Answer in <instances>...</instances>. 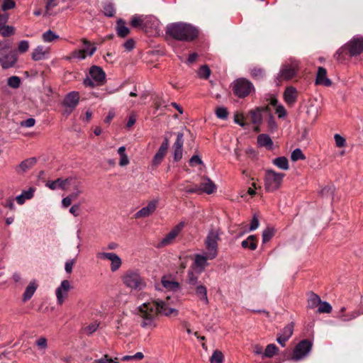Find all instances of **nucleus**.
<instances>
[{"label": "nucleus", "instance_id": "obj_29", "mask_svg": "<svg viewBox=\"0 0 363 363\" xmlns=\"http://www.w3.org/2000/svg\"><path fill=\"white\" fill-rule=\"evenodd\" d=\"M34 189L30 188L28 190H24L22 193L16 197V201L19 205H23L26 200L30 199L33 196Z\"/></svg>", "mask_w": 363, "mask_h": 363}, {"label": "nucleus", "instance_id": "obj_57", "mask_svg": "<svg viewBox=\"0 0 363 363\" xmlns=\"http://www.w3.org/2000/svg\"><path fill=\"white\" fill-rule=\"evenodd\" d=\"M57 4L56 0H47L45 15L50 16L52 14V9L55 8Z\"/></svg>", "mask_w": 363, "mask_h": 363}, {"label": "nucleus", "instance_id": "obj_5", "mask_svg": "<svg viewBox=\"0 0 363 363\" xmlns=\"http://www.w3.org/2000/svg\"><path fill=\"white\" fill-rule=\"evenodd\" d=\"M285 174L272 169H267L264 175V188L267 192L278 190L282 183Z\"/></svg>", "mask_w": 363, "mask_h": 363}, {"label": "nucleus", "instance_id": "obj_61", "mask_svg": "<svg viewBox=\"0 0 363 363\" xmlns=\"http://www.w3.org/2000/svg\"><path fill=\"white\" fill-rule=\"evenodd\" d=\"M162 284L164 288L169 289H173L177 288L179 286L177 282L166 280L164 279L162 280Z\"/></svg>", "mask_w": 363, "mask_h": 363}, {"label": "nucleus", "instance_id": "obj_4", "mask_svg": "<svg viewBox=\"0 0 363 363\" xmlns=\"http://www.w3.org/2000/svg\"><path fill=\"white\" fill-rule=\"evenodd\" d=\"M363 52V38L359 35L353 37L348 43L341 47L336 52V55L344 53L351 57L360 55Z\"/></svg>", "mask_w": 363, "mask_h": 363}, {"label": "nucleus", "instance_id": "obj_53", "mask_svg": "<svg viewBox=\"0 0 363 363\" xmlns=\"http://www.w3.org/2000/svg\"><path fill=\"white\" fill-rule=\"evenodd\" d=\"M99 326V324L97 322H93L90 323L89 325L84 328V332L87 335H91L94 332H96Z\"/></svg>", "mask_w": 363, "mask_h": 363}, {"label": "nucleus", "instance_id": "obj_31", "mask_svg": "<svg viewBox=\"0 0 363 363\" xmlns=\"http://www.w3.org/2000/svg\"><path fill=\"white\" fill-rule=\"evenodd\" d=\"M167 152V149L164 148L163 147H160L159 150L153 157L152 164L154 166H158L162 161L163 160L164 156L166 155Z\"/></svg>", "mask_w": 363, "mask_h": 363}, {"label": "nucleus", "instance_id": "obj_3", "mask_svg": "<svg viewBox=\"0 0 363 363\" xmlns=\"http://www.w3.org/2000/svg\"><path fill=\"white\" fill-rule=\"evenodd\" d=\"M124 285L131 290L140 291L146 287V282L138 270L129 269L121 277Z\"/></svg>", "mask_w": 363, "mask_h": 363}, {"label": "nucleus", "instance_id": "obj_64", "mask_svg": "<svg viewBox=\"0 0 363 363\" xmlns=\"http://www.w3.org/2000/svg\"><path fill=\"white\" fill-rule=\"evenodd\" d=\"M234 121L242 128H245L248 125L247 123L244 122V116L242 114H236L234 118Z\"/></svg>", "mask_w": 363, "mask_h": 363}, {"label": "nucleus", "instance_id": "obj_9", "mask_svg": "<svg viewBox=\"0 0 363 363\" xmlns=\"http://www.w3.org/2000/svg\"><path fill=\"white\" fill-rule=\"evenodd\" d=\"M298 62L295 59H290V62H285L281 67L280 71L277 76V80L280 82L282 79L289 80L292 79L297 73Z\"/></svg>", "mask_w": 363, "mask_h": 363}, {"label": "nucleus", "instance_id": "obj_18", "mask_svg": "<svg viewBox=\"0 0 363 363\" xmlns=\"http://www.w3.org/2000/svg\"><path fill=\"white\" fill-rule=\"evenodd\" d=\"M208 259H210L208 257V253H205V255H196L195 259L194 262V267L198 269V273L201 274L204 269L205 267L208 265L207 262Z\"/></svg>", "mask_w": 363, "mask_h": 363}, {"label": "nucleus", "instance_id": "obj_63", "mask_svg": "<svg viewBox=\"0 0 363 363\" xmlns=\"http://www.w3.org/2000/svg\"><path fill=\"white\" fill-rule=\"evenodd\" d=\"M335 144L338 147H342L345 146V139L339 134H335L334 136Z\"/></svg>", "mask_w": 363, "mask_h": 363}, {"label": "nucleus", "instance_id": "obj_43", "mask_svg": "<svg viewBox=\"0 0 363 363\" xmlns=\"http://www.w3.org/2000/svg\"><path fill=\"white\" fill-rule=\"evenodd\" d=\"M14 33L15 28L11 26L0 27V35L4 38L10 37L13 35Z\"/></svg>", "mask_w": 363, "mask_h": 363}, {"label": "nucleus", "instance_id": "obj_14", "mask_svg": "<svg viewBox=\"0 0 363 363\" xmlns=\"http://www.w3.org/2000/svg\"><path fill=\"white\" fill-rule=\"evenodd\" d=\"M18 61V53L16 50H11L7 53L0 52V65L3 69H7L13 67Z\"/></svg>", "mask_w": 363, "mask_h": 363}, {"label": "nucleus", "instance_id": "obj_7", "mask_svg": "<svg viewBox=\"0 0 363 363\" xmlns=\"http://www.w3.org/2000/svg\"><path fill=\"white\" fill-rule=\"evenodd\" d=\"M232 89L235 96L245 98L255 91L252 83L245 78L235 79L232 84Z\"/></svg>", "mask_w": 363, "mask_h": 363}, {"label": "nucleus", "instance_id": "obj_40", "mask_svg": "<svg viewBox=\"0 0 363 363\" xmlns=\"http://www.w3.org/2000/svg\"><path fill=\"white\" fill-rule=\"evenodd\" d=\"M179 189L182 191H184L187 194H199V185L194 184L192 186H184L183 184L179 185Z\"/></svg>", "mask_w": 363, "mask_h": 363}, {"label": "nucleus", "instance_id": "obj_15", "mask_svg": "<svg viewBox=\"0 0 363 363\" xmlns=\"http://www.w3.org/2000/svg\"><path fill=\"white\" fill-rule=\"evenodd\" d=\"M158 203L159 199H153L152 200L150 201L146 206L143 207L135 214V218H143L149 217L155 211Z\"/></svg>", "mask_w": 363, "mask_h": 363}, {"label": "nucleus", "instance_id": "obj_56", "mask_svg": "<svg viewBox=\"0 0 363 363\" xmlns=\"http://www.w3.org/2000/svg\"><path fill=\"white\" fill-rule=\"evenodd\" d=\"M116 360V358L113 359L108 354H104L101 358L95 359L94 363H118Z\"/></svg>", "mask_w": 363, "mask_h": 363}, {"label": "nucleus", "instance_id": "obj_52", "mask_svg": "<svg viewBox=\"0 0 363 363\" xmlns=\"http://www.w3.org/2000/svg\"><path fill=\"white\" fill-rule=\"evenodd\" d=\"M211 70L209 67L206 65L201 66L198 72V74L199 77L203 79H208L210 76Z\"/></svg>", "mask_w": 363, "mask_h": 363}, {"label": "nucleus", "instance_id": "obj_17", "mask_svg": "<svg viewBox=\"0 0 363 363\" xmlns=\"http://www.w3.org/2000/svg\"><path fill=\"white\" fill-rule=\"evenodd\" d=\"M79 100V93L77 91L69 92L63 101V105L69 108V112L77 106Z\"/></svg>", "mask_w": 363, "mask_h": 363}, {"label": "nucleus", "instance_id": "obj_47", "mask_svg": "<svg viewBox=\"0 0 363 363\" xmlns=\"http://www.w3.org/2000/svg\"><path fill=\"white\" fill-rule=\"evenodd\" d=\"M278 347L274 344H269L267 346L264 356L267 357H272L277 352Z\"/></svg>", "mask_w": 363, "mask_h": 363}, {"label": "nucleus", "instance_id": "obj_50", "mask_svg": "<svg viewBox=\"0 0 363 363\" xmlns=\"http://www.w3.org/2000/svg\"><path fill=\"white\" fill-rule=\"evenodd\" d=\"M30 47L29 42L26 40H21L18 44V50L17 52L20 54H23L26 52Z\"/></svg>", "mask_w": 363, "mask_h": 363}, {"label": "nucleus", "instance_id": "obj_23", "mask_svg": "<svg viewBox=\"0 0 363 363\" xmlns=\"http://www.w3.org/2000/svg\"><path fill=\"white\" fill-rule=\"evenodd\" d=\"M199 193L204 192L207 194H213L216 190V185L213 181L206 178L199 186Z\"/></svg>", "mask_w": 363, "mask_h": 363}, {"label": "nucleus", "instance_id": "obj_55", "mask_svg": "<svg viewBox=\"0 0 363 363\" xmlns=\"http://www.w3.org/2000/svg\"><path fill=\"white\" fill-rule=\"evenodd\" d=\"M184 145V134L178 133L177 134V139L173 145L174 149H182Z\"/></svg>", "mask_w": 363, "mask_h": 363}, {"label": "nucleus", "instance_id": "obj_45", "mask_svg": "<svg viewBox=\"0 0 363 363\" xmlns=\"http://www.w3.org/2000/svg\"><path fill=\"white\" fill-rule=\"evenodd\" d=\"M319 307L318 308V313H329L332 311L331 305L327 301H321L319 303Z\"/></svg>", "mask_w": 363, "mask_h": 363}, {"label": "nucleus", "instance_id": "obj_33", "mask_svg": "<svg viewBox=\"0 0 363 363\" xmlns=\"http://www.w3.org/2000/svg\"><path fill=\"white\" fill-rule=\"evenodd\" d=\"M35 345L37 347L38 350L42 354H45L48 348V340L43 336L38 337L35 340Z\"/></svg>", "mask_w": 363, "mask_h": 363}, {"label": "nucleus", "instance_id": "obj_12", "mask_svg": "<svg viewBox=\"0 0 363 363\" xmlns=\"http://www.w3.org/2000/svg\"><path fill=\"white\" fill-rule=\"evenodd\" d=\"M96 257L100 259H108L111 262V270L113 272L118 271L122 265L121 257L113 252H101L96 254Z\"/></svg>", "mask_w": 363, "mask_h": 363}, {"label": "nucleus", "instance_id": "obj_10", "mask_svg": "<svg viewBox=\"0 0 363 363\" xmlns=\"http://www.w3.org/2000/svg\"><path fill=\"white\" fill-rule=\"evenodd\" d=\"M149 24H150V28L155 31H157L159 28V21L155 17H147L143 18L138 16H134L131 21L130 25L133 28H139L142 27L146 32H147V29L149 28Z\"/></svg>", "mask_w": 363, "mask_h": 363}, {"label": "nucleus", "instance_id": "obj_20", "mask_svg": "<svg viewBox=\"0 0 363 363\" xmlns=\"http://www.w3.org/2000/svg\"><path fill=\"white\" fill-rule=\"evenodd\" d=\"M49 50L42 45L37 46L33 51L31 58L34 61H40L48 57Z\"/></svg>", "mask_w": 363, "mask_h": 363}, {"label": "nucleus", "instance_id": "obj_21", "mask_svg": "<svg viewBox=\"0 0 363 363\" xmlns=\"http://www.w3.org/2000/svg\"><path fill=\"white\" fill-rule=\"evenodd\" d=\"M257 145L261 147H265L267 150L273 149V141L267 134L262 133L257 136Z\"/></svg>", "mask_w": 363, "mask_h": 363}, {"label": "nucleus", "instance_id": "obj_44", "mask_svg": "<svg viewBox=\"0 0 363 363\" xmlns=\"http://www.w3.org/2000/svg\"><path fill=\"white\" fill-rule=\"evenodd\" d=\"M199 274H196L193 271H189L187 273V281L189 285L196 286L198 285Z\"/></svg>", "mask_w": 363, "mask_h": 363}, {"label": "nucleus", "instance_id": "obj_39", "mask_svg": "<svg viewBox=\"0 0 363 363\" xmlns=\"http://www.w3.org/2000/svg\"><path fill=\"white\" fill-rule=\"evenodd\" d=\"M335 190V187L333 185L326 186L321 189L320 194L322 196L328 197L333 200L334 197Z\"/></svg>", "mask_w": 363, "mask_h": 363}, {"label": "nucleus", "instance_id": "obj_41", "mask_svg": "<svg viewBox=\"0 0 363 363\" xmlns=\"http://www.w3.org/2000/svg\"><path fill=\"white\" fill-rule=\"evenodd\" d=\"M43 40L45 43L52 42L59 38V35L55 34L51 30H48L43 34Z\"/></svg>", "mask_w": 363, "mask_h": 363}, {"label": "nucleus", "instance_id": "obj_2", "mask_svg": "<svg viewBox=\"0 0 363 363\" xmlns=\"http://www.w3.org/2000/svg\"><path fill=\"white\" fill-rule=\"evenodd\" d=\"M167 33L175 39L189 41L196 38L198 30L190 24L178 22L167 26Z\"/></svg>", "mask_w": 363, "mask_h": 363}, {"label": "nucleus", "instance_id": "obj_59", "mask_svg": "<svg viewBox=\"0 0 363 363\" xmlns=\"http://www.w3.org/2000/svg\"><path fill=\"white\" fill-rule=\"evenodd\" d=\"M228 112L224 107H218L216 111V115L218 118L226 119Z\"/></svg>", "mask_w": 363, "mask_h": 363}, {"label": "nucleus", "instance_id": "obj_48", "mask_svg": "<svg viewBox=\"0 0 363 363\" xmlns=\"http://www.w3.org/2000/svg\"><path fill=\"white\" fill-rule=\"evenodd\" d=\"M7 84L9 86L13 89H17L21 85V79L17 76L10 77L7 80Z\"/></svg>", "mask_w": 363, "mask_h": 363}, {"label": "nucleus", "instance_id": "obj_46", "mask_svg": "<svg viewBox=\"0 0 363 363\" xmlns=\"http://www.w3.org/2000/svg\"><path fill=\"white\" fill-rule=\"evenodd\" d=\"M104 15L108 17H113L116 13L114 5L112 3H107L104 6Z\"/></svg>", "mask_w": 363, "mask_h": 363}, {"label": "nucleus", "instance_id": "obj_11", "mask_svg": "<svg viewBox=\"0 0 363 363\" xmlns=\"http://www.w3.org/2000/svg\"><path fill=\"white\" fill-rule=\"evenodd\" d=\"M312 348V343L308 340H303L295 347L291 359L297 362L306 357Z\"/></svg>", "mask_w": 363, "mask_h": 363}, {"label": "nucleus", "instance_id": "obj_25", "mask_svg": "<svg viewBox=\"0 0 363 363\" xmlns=\"http://www.w3.org/2000/svg\"><path fill=\"white\" fill-rule=\"evenodd\" d=\"M69 181V179H62L59 178L55 181L48 182L46 186L52 190H55L57 189H65Z\"/></svg>", "mask_w": 363, "mask_h": 363}, {"label": "nucleus", "instance_id": "obj_54", "mask_svg": "<svg viewBox=\"0 0 363 363\" xmlns=\"http://www.w3.org/2000/svg\"><path fill=\"white\" fill-rule=\"evenodd\" d=\"M291 159L292 161L296 162V161H298L299 160H304L305 159V156L303 154V152H302L301 149L296 148V149H295L291 152Z\"/></svg>", "mask_w": 363, "mask_h": 363}, {"label": "nucleus", "instance_id": "obj_6", "mask_svg": "<svg viewBox=\"0 0 363 363\" xmlns=\"http://www.w3.org/2000/svg\"><path fill=\"white\" fill-rule=\"evenodd\" d=\"M220 233L218 230H211L205 240L206 253L210 259H215L218 255V242L220 240Z\"/></svg>", "mask_w": 363, "mask_h": 363}, {"label": "nucleus", "instance_id": "obj_30", "mask_svg": "<svg viewBox=\"0 0 363 363\" xmlns=\"http://www.w3.org/2000/svg\"><path fill=\"white\" fill-rule=\"evenodd\" d=\"M117 34L119 37L125 38L129 33L130 29L125 26V23L122 19H119L116 23Z\"/></svg>", "mask_w": 363, "mask_h": 363}, {"label": "nucleus", "instance_id": "obj_16", "mask_svg": "<svg viewBox=\"0 0 363 363\" xmlns=\"http://www.w3.org/2000/svg\"><path fill=\"white\" fill-rule=\"evenodd\" d=\"M71 289L70 282L68 280H63L60 285L57 288L55 294L57 297V302L59 305H62L65 298L68 296V293Z\"/></svg>", "mask_w": 363, "mask_h": 363}, {"label": "nucleus", "instance_id": "obj_36", "mask_svg": "<svg viewBox=\"0 0 363 363\" xmlns=\"http://www.w3.org/2000/svg\"><path fill=\"white\" fill-rule=\"evenodd\" d=\"M361 314H363V311H354L345 315H341L339 316V319L343 322H348L355 319Z\"/></svg>", "mask_w": 363, "mask_h": 363}, {"label": "nucleus", "instance_id": "obj_49", "mask_svg": "<svg viewBox=\"0 0 363 363\" xmlns=\"http://www.w3.org/2000/svg\"><path fill=\"white\" fill-rule=\"evenodd\" d=\"M250 74L254 79H259L264 77V71L262 68L254 67L250 69Z\"/></svg>", "mask_w": 363, "mask_h": 363}, {"label": "nucleus", "instance_id": "obj_28", "mask_svg": "<svg viewBox=\"0 0 363 363\" xmlns=\"http://www.w3.org/2000/svg\"><path fill=\"white\" fill-rule=\"evenodd\" d=\"M195 286V292L196 296L202 301L205 304L208 303V298L207 296V289L203 284H198Z\"/></svg>", "mask_w": 363, "mask_h": 363}, {"label": "nucleus", "instance_id": "obj_58", "mask_svg": "<svg viewBox=\"0 0 363 363\" xmlns=\"http://www.w3.org/2000/svg\"><path fill=\"white\" fill-rule=\"evenodd\" d=\"M144 357L143 354L141 352H136L133 355H125L122 357L123 361H129V360H138L142 359Z\"/></svg>", "mask_w": 363, "mask_h": 363}, {"label": "nucleus", "instance_id": "obj_60", "mask_svg": "<svg viewBox=\"0 0 363 363\" xmlns=\"http://www.w3.org/2000/svg\"><path fill=\"white\" fill-rule=\"evenodd\" d=\"M16 6V3L13 0H4L1 4V9L3 11H7L9 9H13Z\"/></svg>", "mask_w": 363, "mask_h": 363}, {"label": "nucleus", "instance_id": "obj_26", "mask_svg": "<svg viewBox=\"0 0 363 363\" xmlns=\"http://www.w3.org/2000/svg\"><path fill=\"white\" fill-rule=\"evenodd\" d=\"M35 163L36 159L35 157L28 158L21 162V163L16 167V171L18 173H23L30 169Z\"/></svg>", "mask_w": 363, "mask_h": 363}, {"label": "nucleus", "instance_id": "obj_34", "mask_svg": "<svg viewBox=\"0 0 363 363\" xmlns=\"http://www.w3.org/2000/svg\"><path fill=\"white\" fill-rule=\"evenodd\" d=\"M273 164L282 170L289 168L288 159L285 157H279L273 160Z\"/></svg>", "mask_w": 363, "mask_h": 363}, {"label": "nucleus", "instance_id": "obj_35", "mask_svg": "<svg viewBox=\"0 0 363 363\" xmlns=\"http://www.w3.org/2000/svg\"><path fill=\"white\" fill-rule=\"evenodd\" d=\"M255 240V235H250L248 238L241 242V246L243 248H249L251 250H256L257 245Z\"/></svg>", "mask_w": 363, "mask_h": 363}, {"label": "nucleus", "instance_id": "obj_13", "mask_svg": "<svg viewBox=\"0 0 363 363\" xmlns=\"http://www.w3.org/2000/svg\"><path fill=\"white\" fill-rule=\"evenodd\" d=\"M184 222L182 221L179 223H178L177 225H175L171 231L167 234L158 243L159 247H162L167 246L173 242L174 239L178 236V235L181 233L182 229L184 227Z\"/></svg>", "mask_w": 363, "mask_h": 363}, {"label": "nucleus", "instance_id": "obj_32", "mask_svg": "<svg viewBox=\"0 0 363 363\" xmlns=\"http://www.w3.org/2000/svg\"><path fill=\"white\" fill-rule=\"evenodd\" d=\"M82 43L83 45L82 50L84 52V53L86 55L92 56L96 50V47L85 38L82 39Z\"/></svg>", "mask_w": 363, "mask_h": 363}, {"label": "nucleus", "instance_id": "obj_24", "mask_svg": "<svg viewBox=\"0 0 363 363\" xmlns=\"http://www.w3.org/2000/svg\"><path fill=\"white\" fill-rule=\"evenodd\" d=\"M284 98L286 103L293 105L297 99V91L293 86L287 87L284 93Z\"/></svg>", "mask_w": 363, "mask_h": 363}, {"label": "nucleus", "instance_id": "obj_22", "mask_svg": "<svg viewBox=\"0 0 363 363\" xmlns=\"http://www.w3.org/2000/svg\"><path fill=\"white\" fill-rule=\"evenodd\" d=\"M264 111V109H262V108H257L256 109L251 110L250 111L252 123L253 124L257 125H259L261 124V123L262 121V111ZM255 130L256 132H259V127L258 126L255 127Z\"/></svg>", "mask_w": 363, "mask_h": 363}, {"label": "nucleus", "instance_id": "obj_42", "mask_svg": "<svg viewBox=\"0 0 363 363\" xmlns=\"http://www.w3.org/2000/svg\"><path fill=\"white\" fill-rule=\"evenodd\" d=\"M274 235V230L273 228L267 227L262 232V242L265 243L269 241Z\"/></svg>", "mask_w": 363, "mask_h": 363}, {"label": "nucleus", "instance_id": "obj_8", "mask_svg": "<svg viewBox=\"0 0 363 363\" xmlns=\"http://www.w3.org/2000/svg\"><path fill=\"white\" fill-rule=\"evenodd\" d=\"M89 75L90 77H86L83 82L86 86L93 88L103 84L105 81L106 74L100 67L92 66L89 69Z\"/></svg>", "mask_w": 363, "mask_h": 363}, {"label": "nucleus", "instance_id": "obj_51", "mask_svg": "<svg viewBox=\"0 0 363 363\" xmlns=\"http://www.w3.org/2000/svg\"><path fill=\"white\" fill-rule=\"evenodd\" d=\"M223 360V354L220 351L216 350L213 352L211 357V363H222Z\"/></svg>", "mask_w": 363, "mask_h": 363}, {"label": "nucleus", "instance_id": "obj_37", "mask_svg": "<svg viewBox=\"0 0 363 363\" xmlns=\"http://www.w3.org/2000/svg\"><path fill=\"white\" fill-rule=\"evenodd\" d=\"M320 298L314 293H311L308 298V307L309 308H315L320 303Z\"/></svg>", "mask_w": 363, "mask_h": 363}, {"label": "nucleus", "instance_id": "obj_62", "mask_svg": "<svg viewBox=\"0 0 363 363\" xmlns=\"http://www.w3.org/2000/svg\"><path fill=\"white\" fill-rule=\"evenodd\" d=\"M72 57H74V59L82 60L86 57V55L84 53L82 49H80L74 50L72 52Z\"/></svg>", "mask_w": 363, "mask_h": 363}, {"label": "nucleus", "instance_id": "obj_1", "mask_svg": "<svg viewBox=\"0 0 363 363\" xmlns=\"http://www.w3.org/2000/svg\"><path fill=\"white\" fill-rule=\"evenodd\" d=\"M147 295L142 292L138 296V300L143 302L138 307V314L141 318L140 326L145 329L152 330L157 327L158 314L166 316L172 314L177 315L178 311L168 306V304L160 300L146 298Z\"/></svg>", "mask_w": 363, "mask_h": 363}, {"label": "nucleus", "instance_id": "obj_38", "mask_svg": "<svg viewBox=\"0 0 363 363\" xmlns=\"http://www.w3.org/2000/svg\"><path fill=\"white\" fill-rule=\"evenodd\" d=\"M294 331V324L291 323L286 325L278 334L288 340L291 337Z\"/></svg>", "mask_w": 363, "mask_h": 363}, {"label": "nucleus", "instance_id": "obj_19", "mask_svg": "<svg viewBox=\"0 0 363 363\" xmlns=\"http://www.w3.org/2000/svg\"><path fill=\"white\" fill-rule=\"evenodd\" d=\"M315 84L323 85L325 86H330L332 84L331 80L327 77V71L324 67H318Z\"/></svg>", "mask_w": 363, "mask_h": 363}, {"label": "nucleus", "instance_id": "obj_27", "mask_svg": "<svg viewBox=\"0 0 363 363\" xmlns=\"http://www.w3.org/2000/svg\"><path fill=\"white\" fill-rule=\"evenodd\" d=\"M38 285L35 280L31 281L23 294V301L24 302L30 300L37 289Z\"/></svg>", "mask_w": 363, "mask_h": 363}]
</instances>
